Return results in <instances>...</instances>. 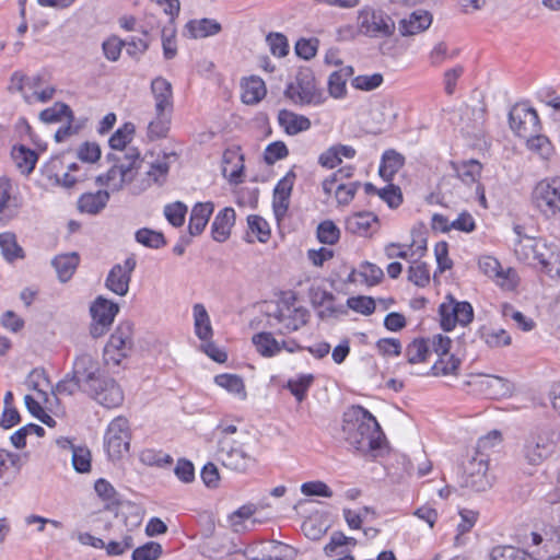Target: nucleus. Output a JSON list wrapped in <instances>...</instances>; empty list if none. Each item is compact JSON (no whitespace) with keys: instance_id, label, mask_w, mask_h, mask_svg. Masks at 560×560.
Segmentation results:
<instances>
[{"instance_id":"obj_2","label":"nucleus","mask_w":560,"mask_h":560,"mask_svg":"<svg viewBox=\"0 0 560 560\" xmlns=\"http://www.w3.org/2000/svg\"><path fill=\"white\" fill-rule=\"evenodd\" d=\"M559 440L560 434L549 427L530 432L522 450L524 459L529 465H540L555 453Z\"/></svg>"},{"instance_id":"obj_18","label":"nucleus","mask_w":560,"mask_h":560,"mask_svg":"<svg viewBox=\"0 0 560 560\" xmlns=\"http://www.w3.org/2000/svg\"><path fill=\"white\" fill-rule=\"evenodd\" d=\"M151 93L155 101V115L173 113V89L170 81L163 77H156L151 81Z\"/></svg>"},{"instance_id":"obj_46","label":"nucleus","mask_w":560,"mask_h":560,"mask_svg":"<svg viewBox=\"0 0 560 560\" xmlns=\"http://www.w3.org/2000/svg\"><path fill=\"white\" fill-rule=\"evenodd\" d=\"M94 490L103 501L107 502L108 506H119L121 504L119 493L108 480L104 478L97 479L94 483Z\"/></svg>"},{"instance_id":"obj_62","label":"nucleus","mask_w":560,"mask_h":560,"mask_svg":"<svg viewBox=\"0 0 560 560\" xmlns=\"http://www.w3.org/2000/svg\"><path fill=\"white\" fill-rule=\"evenodd\" d=\"M408 280L420 288H424L430 282V271L425 262L408 268Z\"/></svg>"},{"instance_id":"obj_8","label":"nucleus","mask_w":560,"mask_h":560,"mask_svg":"<svg viewBox=\"0 0 560 560\" xmlns=\"http://www.w3.org/2000/svg\"><path fill=\"white\" fill-rule=\"evenodd\" d=\"M532 545L536 549L530 555L534 560L560 559V532L552 525H545L540 532H532Z\"/></svg>"},{"instance_id":"obj_37","label":"nucleus","mask_w":560,"mask_h":560,"mask_svg":"<svg viewBox=\"0 0 560 560\" xmlns=\"http://www.w3.org/2000/svg\"><path fill=\"white\" fill-rule=\"evenodd\" d=\"M256 548L257 546H249L246 548L245 556L249 560H284L287 557H289L288 552L295 553L293 547L281 541H272L271 552H276L275 556L265 553H261V556H252V553L256 551Z\"/></svg>"},{"instance_id":"obj_23","label":"nucleus","mask_w":560,"mask_h":560,"mask_svg":"<svg viewBox=\"0 0 560 560\" xmlns=\"http://www.w3.org/2000/svg\"><path fill=\"white\" fill-rule=\"evenodd\" d=\"M213 210L214 203L212 201L197 202L192 207L188 224L190 236H197L203 232Z\"/></svg>"},{"instance_id":"obj_24","label":"nucleus","mask_w":560,"mask_h":560,"mask_svg":"<svg viewBox=\"0 0 560 560\" xmlns=\"http://www.w3.org/2000/svg\"><path fill=\"white\" fill-rule=\"evenodd\" d=\"M278 122L289 136H295L311 128V120L304 116L295 114L289 109H281L278 113Z\"/></svg>"},{"instance_id":"obj_12","label":"nucleus","mask_w":560,"mask_h":560,"mask_svg":"<svg viewBox=\"0 0 560 560\" xmlns=\"http://www.w3.org/2000/svg\"><path fill=\"white\" fill-rule=\"evenodd\" d=\"M489 457L475 454L464 467V486L477 492L486 491L491 487L488 476Z\"/></svg>"},{"instance_id":"obj_63","label":"nucleus","mask_w":560,"mask_h":560,"mask_svg":"<svg viewBox=\"0 0 560 560\" xmlns=\"http://www.w3.org/2000/svg\"><path fill=\"white\" fill-rule=\"evenodd\" d=\"M377 195L392 209L398 208L402 203L401 190L398 186L392 184V182L386 187L381 188Z\"/></svg>"},{"instance_id":"obj_16","label":"nucleus","mask_w":560,"mask_h":560,"mask_svg":"<svg viewBox=\"0 0 560 560\" xmlns=\"http://www.w3.org/2000/svg\"><path fill=\"white\" fill-rule=\"evenodd\" d=\"M89 397L105 408H116L124 402V392L119 384L110 376L105 375L96 385L95 392Z\"/></svg>"},{"instance_id":"obj_9","label":"nucleus","mask_w":560,"mask_h":560,"mask_svg":"<svg viewBox=\"0 0 560 560\" xmlns=\"http://www.w3.org/2000/svg\"><path fill=\"white\" fill-rule=\"evenodd\" d=\"M118 312L119 306L117 303L103 296H97L90 306L92 317L90 335L92 338L97 339L104 336L109 330Z\"/></svg>"},{"instance_id":"obj_14","label":"nucleus","mask_w":560,"mask_h":560,"mask_svg":"<svg viewBox=\"0 0 560 560\" xmlns=\"http://www.w3.org/2000/svg\"><path fill=\"white\" fill-rule=\"evenodd\" d=\"M137 266V260L133 256L125 259L124 264H116L109 270L105 287L113 293L125 296L129 291L131 275Z\"/></svg>"},{"instance_id":"obj_20","label":"nucleus","mask_w":560,"mask_h":560,"mask_svg":"<svg viewBox=\"0 0 560 560\" xmlns=\"http://www.w3.org/2000/svg\"><path fill=\"white\" fill-rule=\"evenodd\" d=\"M432 14L427 10H416L409 18L399 21V33L401 36H412L430 27Z\"/></svg>"},{"instance_id":"obj_21","label":"nucleus","mask_w":560,"mask_h":560,"mask_svg":"<svg viewBox=\"0 0 560 560\" xmlns=\"http://www.w3.org/2000/svg\"><path fill=\"white\" fill-rule=\"evenodd\" d=\"M19 210L18 198L12 196V183L7 176L0 177V221L12 220Z\"/></svg>"},{"instance_id":"obj_42","label":"nucleus","mask_w":560,"mask_h":560,"mask_svg":"<svg viewBox=\"0 0 560 560\" xmlns=\"http://www.w3.org/2000/svg\"><path fill=\"white\" fill-rule=\"evenodd\" d=\"M171 115L172 114L155 115V118L149 122L147 137L150 141L167 137L171 128Z\"/></svg>"},{"instance_id":"obj_35","label":"nucleus","mask_w":560,"mask_h":560,"mask_svg":"<svg viewBox=\"0 0 560 560\" xmlns=\"http://www.w3.org/2000/svg\"><path fill=\"white\" fill-rule=\"evenodd\" d=\"M12 156L16 166L25 174L33 172L38 160L37 153L23 144L13 148Z\"/></svg>"},{"instance_id":"obj_28","label":"nucleus","mask_w":560,"mask_h":560,"mask_svg":"<svg viewBox=\"0 0 560 560\" xmlns=\"http://www.w3.org/2000/svg\"><path fill=\"white\" fill-rule=\"evenodd\" d=\"M405 158L394 149L386 150L381 159L378 175L390 183L398 171L404 166Z\"/></svg>"},{"instance_id":"obj_39","label":"nucleus","mask_w":560,"mask_h":560,"mask_svg":"<svg viewBox=\"0 0 560 560\" xmlns=\"http://www.w3.org/2000/svg\"><path fill=\"white\" fill-rule=\"evenodd\" d=\"M0 248L3 257L9 262L24 257L23 248L18 244L13 233H0Z\"/></svg>"},{"instance_id":"obj_25","label":"nucleus","mask_w":560,"mask_h":560,"mask_svg":"<svg viewBox=\"0 0 560 560\" xmlns=\"http://www.w3.org/2000/svg\"><path fill=\"white\" fill-rule=\"evenodd\" d=\"M479 387L490 397L508 396L514 390V385L509 380L497 375L479 376Z\"/></svg>"},{"instance_id":"obj_4","label":"nucleus","mask_w":560,"mask_h":560,"mask_svg":"<svg viewBox=\"0 0 560 560\" xmlns=\"http://www.w3.org/2000/svg\"><path fill=\"white\" fill-rule=\"evenodd\" d=\"M358 28L364 36L386 38L395 34L396 25L390 14L365 5L358 12Z\"/></svg>"},{"instance_id":"obj_41","label":"nucleus","mask_w":560,"mask_h":560,"mask_svg":"<svg viewBox=\"0 0 560 560\" xmlns=\"http://www.w3.org/2000/svg\"><path fill=\"white\" fill-rule=\"evenodd\" d=\"M214 383L225 388L229 393L240 395L243 399L246 398V390L244 381L240 375L223 373L215 375Z\"/></svg>"},{"instance_id":"obj_44","label":"nucleus","mask_w":560,"mask_h":560,"mask_svg":"<svg viewBox=\"0 0 560 560\" xmlns=\"http://www.w3.org/2000/svg\"><path fill=\"white\" fill-rule=\"evenodd\" d=\"M447 357V359H445V357H439V360L431 366L428 375H456L460 366V360L454 354Z\"/></svg>"},{"instance_id":"obj_53","label":"nucleus","mask_w":560,"mask_h":560,"mask_svg":"<svg viewBox=\"0 0 560 560\" xmlns=\"http://www.w3.org/2000/svg\"><path fill=\"white\" fill-rule=\"evenodd\" d=\"M163 552L161 544L148 541L132 551V560H156Z\"/></svg>"},{"instance_id":"obj_15","label":"nucleus","mask_w":560,"mask_h":560,"mask_svg":"<svg viewBox=\"0 0 560 560\" xmlns=\"http://www.w3.org/2000/svg\"><path fill=\"white\" fill-rule=\"evenodd\" d=\"M218 459L221 464L238 472H246L255 464V458L247 454L242 447L220 443Z\"/></svg>"},{"instance_id":"obj_3","label":"nucleus","mask_w":560,"mask_h":560,"mask_svg":"<svg viewBox=\"0 0 560 560\" xmlns=\"http://www.w3.org/2000/svg\"><path fill=\"white\" fill-rule=\"evenodd\" d=\"M284 96L300 105H319L325 101L323 91L316 86L314 72L308 67L299 69L295 83L287 85Z\"/></svg>"},{"instance_id":"obj_7","label":"nucleus","mask_w":560,"mask_h":560,"mask_svg":"<svg viewBox=\"0 0 560 560\" xmlns=\"http://www.w3.org/2000/svg\"><path fill=\"white\" fill-rule=\"evenodd\" d=\"M104 446L110 459H119L124 453L129 452L130 431L129 422L124 417H117L108 424L105 436Z\"/></svg>"},{"instance_id":"obj_13","label":"nucleus","mask_w":560,"mask_h":560,"mask_svg":"<svg viewBox=\"0 0 560 560\" xmlns=\"http://www.w3.org/2000/svg\"><path fill=\"white\" fill-rule=\"evenodd\" d=\"M132 331L133 325L130 322L120 323L110 335L104 354L110 355V359L119 364L120 359L127 357V351L132 347Z\"/></svg>"},{"instance_id":"obj_11","label":"nucleus","mask_w":560,"mask_h":560,"mask_svg":"<svg viewBox=\"0 0 560 560\" xmlns=\"http://www.w3.org/2000/svg\"><path fill=\"white\" fill-rule=\"evenodd\" d=\"M511 129L521 138L540 132V119L535 108L525 103L515 104L509 113Z\"/></svg>"},{"instance_id":"obj_5","label":"nucleus","mask_w":560,"mask_h":560,"mask_svg":"<svg viewBox=\"0 0 560 560\" xmlns=\"http://www.w3.org/2000/svg\"><path fill=\"white\" fill-rule=\"evenodd\" d=\"M533 206L546 218L560 213V177L538 182L532 191Z\"/></svg>"},{"instance_id":"obj_48","label":"nucleus","mask_w":560,"mask_h":560,"mask_svg":"<svg viewBox=\"0 0 560 560\" xmlns=\"http://www.w3.org/2000/svg\"><path fill=\"white\" fill-rule=\"evenodd\" d=\"M481 168L482 166L478 161L470 160L463 162L460 166L456 167V173L463 183L470 185L477 182L481 174Z\"/></svg>"},{"instance_id":"obj_22","label":"nucleus","mask_w":560,"mask_h":560,"mask_svg":"<svg viewBox=\"0 0 560 560\" xmlns=\"http://www.w3.org/2000/svg\"><path fill=\"white\" fill-rule=\"evenodd\" d=\"M235 217V210L232 207H225L218 212L211 224V235L215 242L223 243L230 237Z\"/></svg>"},{"instance_id":"obj_10","label":"nucleus","mask_w":560,"mask_h":560,"mask_svg":"<svg viewBox=\"0 0 560 560\" xmlns=\"http://www.w3.org/2000/svg\"><path fill=\"white\" fill-rule=\"evenodd\" d=\"M448 303H442L439 306V314L441 317V328L444 331H451L455 328L456 324L466 326L474 319V308L467 301L458 302L452 295H448Z\"/></svg>"},{"instance_id":"obj_38","label":"nucleus","mask_w":560,"mask_h":560,"mask_svg":"<svg viewBox=\"0 0 560 560\" xmlns=\"http://www.w3.org/2000/svg\"><path fill=\"white\" fill-rule=\"evenodd\" d=\"M39 118L44 122L51 124L61 121L63 118H70V120H74V114L68 104L56 102L51 107L42 110Z\"/></svg>"},{"instance_id":"obj_17","label":"nucleus","mask_w":560,"mask_h":560,"mask_svg":"<svg viewBox=\"0 0 560 560\" xmlns=\"http://www.w3.org/2000/svg\"><path fill=\"white\" fill-rule=\"evenodd\" d=\"M295 178L296 174L293 170H290L285 176L277 183L273 189L272 209L278 221H280L288 212Z\"/></svg>"},{"instance_id":"obj_56","label":"nucleus","mask_w":560,"mask_h":560,"mask_svg":"<svg viewBox=\"0 0 560 560\" xmlns=\"http://www.w3.org/2000/svg\"><path fill=\"white\" fill-rule=\"evenodd\" d=\"M186 213L187 207L182 201L166 205L164 208V214L167 221L175 228H179L184 224Z\"/></svg>"},{"instance_id":"obj_6","label":"nucleus","mask_w":560,"mask_h":560,"mask_svg":"<svg viewBox=\"0 0 560 560\" xmlns=\"http://www.w3.org/2000/svg\"><path fill=\"white\" fill-rule=\"evenodd\" d=\"M106 374L102 372L100 362L89 353H81L75 357L71 377L77 378L81 385V393L89 396L95 392L96 385Z\"/></svg>"},{"instance_id":"obj_51","label":"nucleus","mask_w":560,"mask_h":560,"mask_svg":"<svg viewBox=\"0 0 560 560\" xmlns=\"http://www.w3.org/2000/svg\"><path fill=\"white\" fill-rule=\"evenodd\" d=\"M346 308L369 316L375 312V300L372 296L358 295L347 300Z\"/></svg>"},{"instance_id":"obj_47","label":"nucleus","mask_w":560,"mask_h":560,"mask_svg":"<svg viewBox=\"0 0 560 560\" xmlns=\"http://www.w3.org/2000/svg\"><path fill=\"white\" fill-rule=\"evenodd\" d=\"M136 127L132 122H126L118 128L109 138L108 144L113 150H122L131 141Z\"/></svg>"},{"instance_id":"obj_49","label":"nucleus","mask_w":560,"mask_h":560,"mask_svg":"<svg viewBox=\"0 0 560 560\" xmlns=\"http://www.w3.org/2000/svg\"><path fill=\"white\" fill-rule=\"evenodd\" d=\"M480 334L485 342L492 348L509 346L511 343V336L502 328L489 329L482 327Z\"/></svg>"},{"instance_id":"obj_29","label":"nucleus","mask_w":560,"mask_h":560,"mask_svg":"<svg viewBox=\"0 0 560 560\" xmlns=\"http://www.w3.org/2000/svg\"><path fill=\"white\" fill-rule=\"evenodd\" d=\"M108 200L109 192L107 190L85 192L78 200V209L89 214H97L106 207Z\"/></svg>"},{"instance_id":"obj_26","label":"nucleus","mask_w":560,"mask_h":560,"mask_svg":"<svg viewBox=\"0 0 560 560\" xmlns=\"http://www.w3.org/2000/svg\"><path fill=\"white\" fill-rule=\"evenodd\" d=\"M80 264V255L77 252L57 255L51 265L56 269L58 279L61 282L69 281Z\"/></svg>"},{"instance_id":"obj_57","label":"nucleus","mask_w":560,"mask_h":560,"mask_svg":"<svg viewBox=\"0 0 560 560\" xmlns=\"http://www.w3.org/2000/svg\"><path fill=\"white\" fill-rule=\"evenodd\" d=\"M270 52L279 58L289 54L288 38L282 33H269L266 37Z\"/></svg>"},{"instance_id":"obj_1","label":"nucleus","mask_w":560,"mask_h":560,"mask_svg":"<svg viewBox=\"0 0 560 560\" xmlns=\"http://www.w3.org/2000/svg\"><path fill=\"white\" fill-rule=\"evenodd\" d=\"M345 441L362 454L377 456L385 448L386 436L376 418L362 406L349 407L342 416Z\"/></svg>"},{"instance_id":"obj_32","label":"nucleus","mask_w":560,"mask_h":560,"mask_svg":"<svg viewBox=\"0 0 560 560\" xmlns=\"http://www.w3.org/2000/svg\"><path fill=\"white\" fill-rule=\"evenodd\" d=\"M130 166L131 164H113V166L106 172L113 191L121 190L126 184L133 180L135 173H132Z\"/></svg>"},{"instance_id":"obj_31","label":"nucleus","mask_w":560,"mask_h":560,"mask_svg":"<svg viewBox=\"0 0 560 560\" xmlns=\"http://www.w3.org/2000/svg\"><path fill=\"white\" fill-rule=\"evenodd\" d=\"M192 312L196 336L202 341L210 340L213 336V330L206 307L202 304L197 303L194 305Z\"/></svg>"},{"instance_id":"obj_54","label":"nucleus","mask_w":560,"mask_h":560,"mask_svg":"<svg viewBox=\"0 0 560 560\" xmlns=\"http://www.w3.org/2000/svg\"><path fill=\"white\" fill-rule=\"evenodd\" d=\"M524 139L527 140V148L538 153L541 158L548 159L551 154V142L546 136L536 132L535 135L525 137Z\"/></svg>"},{"instance_id":"obj_58","label":"nucleus","mask_w":560,"mask_h":560,"mask_svg":"<svg viewBox=\"0 0 560 560\" xmlns=\"http://www.w3.org/2000/svg\"><path fill=\"white\" fill-rule=\"evenodd\" d=\"M289 155V149L282 141H275L267 145L264 152V161L268 165H273L277 161L285 159Z\"/></svg>"},{"instance_id":"obj_55","label":"nucleus","mask_w":560,"mask_h":560,"mask_svg":"<svg viewBox=\"0 0 560 560\" xmlns=\"http://www.w3.org/2000/svg\"><path fill=\"white\" fill-rule=\"evenodd\" d=\"M24 400L25 406L32 416L37 418L40 422H43L49 428L56 427L57 421L47 412H45L40 404L34 397H32L31 395H26Z\"/></svg>"},{"instance_id":"obj_52","label":"nucleus","mask_w":560,"mask_h":560,"mask_svg":"<svg viewBox=\"0 0 560 560\" xmlns=\"http://www.w3.org/2000/svg\"><path fill=\"white\" fill-rule=\"evenodd\" d=\"M248 230L257 236L261 243L270 238V228L268 222L260 215L250 214L247 217Z\"/></svg>"},{"instance_id":"obj_30","label":"nucleus","mask_w":560,"mask_h":560,"mask_svg":"<svg viewBox=\"0 0 560 560\" xmlns=\"http://www.w3.org/2000/svg\"><path fill=\"white\" fill-rule=\"evenodd\" d=\"M354 73L353 67L346 66L330 73L327 82L328 93L334 98H342L347 94V81Z\"/></svg>"},{"instance_id":"obj_45","label":"nucleus","mask_w":560,"mask_h":560,"mask_svg":"<svg viewBox=\"0 0 560 560\" xmlns=\"http://www.w3.org/2000/svg\"><path fill=\"white\" fill-rule=\"evenodd\" d=\"M490 560H534L532 556L513 546H497L490 553Z\"/></svg>"},{"instance_id":"obj_43","label":"nucleus","mask_w":560,"mask_h":560,"mask_svg":"<svg viewBox=\"0 0 560 560\" xmlns=\"http://www.w3.org/2000/svg\"><path fill=\"white\" fill-rule=\"evenodd\" d=\"M135 238L138 243L148 248L159 249L166 245V240L162 232L148 228L139 229L135 234Z\"/></svg>"},{"instance_id":"obj_40","label":"nucleus","mask_w":560,"mask_h":560,"mask_svg":"<svg viewBox=\"0 0 560 560\" xmlns=\"http://www.w3.org/2000/svg\"><path fill=\"white\" fill-rule=\"evenodd\" d=\"M313 374H300L296 378H291L287 382L285 388L295 397L299 402H302L314 383Z\"/></svg>"},{"instance_id":"obj_61","label":"nucleus","mask_w":560,"mask_h":560,"mask_svg":"<svg viewBox=\"0 0 560 560\" xmlns=\"http://www.w3.org/2000/svg\"><path fill=\"white\" fill-rule=\"evenodd\" d=\"M101 147L96 142L85 141L77 150V156L85 163H95L101 159Z\"/></svg>"},{"instance_id":"obj_59","label":"nucleus","mask_w":560,"mask_h":560,"mask_svg":"<svg viewBox=\"0 0 560 560\" xmlns=\"http://www.w3.org/2000/svg\"><path fill=\"white\" fill-rule=\"evenodd\" d=\"M359 273L361 277H363L364 282L368 285L378 284L384 278V272L382 268L370 261H363L360 265Z\"/></svg>"},{"instance_id":"obj_36","label":"nucleus","mask_w":560,"mask_h":560,"mask_svg":"<svg viewBox=\"0 0 560 560\" xmlns=\"http://www.w3.org/2000/svg\"><path fill=\"white\" fill-rule=\"evenodd\" d=\"M430 352L429 340L425 338L413 339L405 349V355L410 364L427 361Z\"/></svg>"},{"instance_id":"obj_64","label":"nucleus","mask_w":560,"mask_h":560,"mask_svg":"<svg viewBox=\"0 0 560 560\" xmlns=\"http://www.w3.org/2000/svg\"><path fill=\"white\" fill-rule=\"evenodd\" d=\"M383 83V75L381 73H373L371 75H358L352 79L351 85L361 91H373Z\"/></svg>"},{"instance_id":"obj_50","label":"nucleus","mask_w":560,"mask_h":560,"mask_svg":"<svg viewBox=\"0 0 560 560\" xmlns=\"http://www.w3.org/2000/svg\"><path fill=\"white\" fill-rule=\"evenodd\" d=\"M317 238L323 244L335 245L340 238V230L331 220H325L317 226Z\"/></svg>"},{"instance_id":"obj_19","label":"nucleus","mask_w":560,"mask_h":560,"mask_svg":"<svg viewBox=\"0 0 560 560\" xmlns=\"http://www.w3.org/2000/svg\"><path fill=\"white\" fill-rule=\"evenodd\" d=\"M222 31V25L214 19L202 18L189 20L183 28V36L189 39H200L214 36Z\"/></svg>"},{"instance_id":"obj_27","label":"nucleus","mask_w":560,"mask_h":560,"mask_svg":"<svg viewBox=\"0 0 560 560\" xmlns=\"http://www.w3.org/2000/svg\"><path fill=\"white\" fill-rule=\"evenodd\" d=\"M373 223H378V217L370 211H361L346 220L347 232L360 236H366Z\"/></svg>"},{"instance_id":"obj_60","label":"nucleus","mask_w":560,"mask_h":560,"mask_svg":"<svg viewBox=\"0 0 560 560\" xmlns=\"http://www.w3.org/2000/svg\"><path fill=\"white\" fill-rule=\"evenodd\" d=\"M318 45H319L318 38H315V37L300 38L295 43V47H294L295 54L304 60H310L316 56Z\"/></svg>"},{"instance_id":"obj_33","label":"nucleus","mask_w":560,"mask_h":560,"mask_svg":"<svg viewBox=\"0 0 560 560\" xmlns=\"http://www.w3.org/2000/svg\"><path fill=\"white\" fill-rule=\"evenodd\" d=\"M265 82L258 77H250L243 84L242 101L247 105L259 103L266 95Z\"/></svg>"},{"instance_id":"obj_34","label":"nucleus","mask_w":560,"mask_h":560,"mask_svg":"<svg viewBox=\"0 0 560 560\" xmlns=\"http://www.w3.org/2000/svg\"><path fill=\"white\" fill-rule=\"evenodd\" d=\"M257 352L266 358H271L281 351V346L271 332L261 331L255 334L252 338Z\"/></svg>"}]
</instances>
